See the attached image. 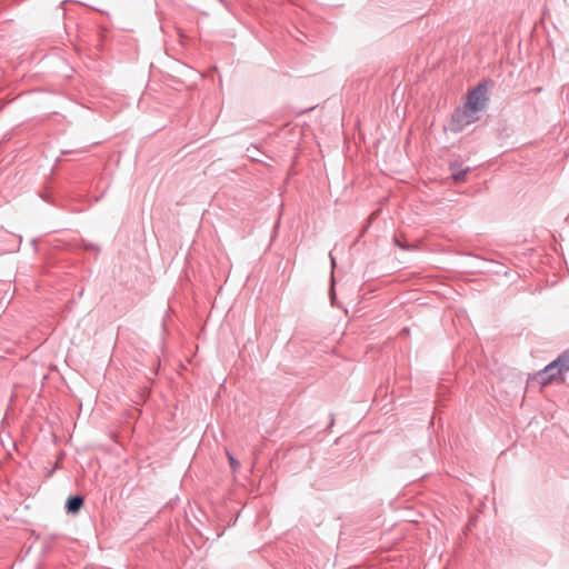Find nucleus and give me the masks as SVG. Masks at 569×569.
<instances>
[{"label":"nucleus","instance_id":"f257e3e1","mask_svg":"<svg viewBox=\"0 0 569 569\" xmlns=\"http://www.w3.org/2000/svg\"><path fill=\"white\" fill-rule=\"evenodd\" d=\"M487 100V88L483 83H479L469 92L465 109L458 110L453 114V122L457 123V129H461L463 126L476 121L478 118L475 117V113L485 108Z\"/></svg>","mask_w":569,"mask_h":569},{"label":"nucleus","instance_id":"f03ea898","mask_svg":"<svg viewBox=\"0 0 569 569\" xmlns=\"http://www.w3.org/2000/svg\"><path fill=\"white\" fill-rule=\"evenodd\" d=\"M553 370H558L559 373V382L565 381V373L569 371V351L563 352L559 356L555 361L549 363L543 372H551Z\"/></svg>","mask_w":569,"mask_h":569},{"label":"nucleus","instance_id":"7ed1b4c3","mask_svg":"<svg viewBox=\"0 0 569 569\" xmlns=\"http://www.w3.org/2000/svg\"><path fill=\"white\" fill-rule=\"evenodd\" d=\"M83 505V499L80 496H74L68 499L67 509L68 512L76 513L80 510Z\"/></svg>","mask_w":569,"mask_h":569},{"label":"nucleus","instance_id":"20e7f679","mask_svg":"<svg viewBox=\"0 0 569 569\" xmlns=\"http://www.w3.org/2000/svg\"><path fill=\"white\" fill-rule=\"evenodd\" d=\"M546 373V378L542 380V386H546L548 383H551L553 381H558L559 382V373H558V370H553L551 372H545Z\"/></svg>","mask_w":569,"mask_h":569},{"label":"nucleus","instance_id":"39448f33","mask_svg":"<svg viewBox=\"0 0 569 569\" xmlns=\"http://www.w3.org/2000/svg\"><path fill=\"white\" fill-rule=\"evenodd\" d=\"M227 456H228V460H229L231 469L233 471H236L239 468V461L236 460L234 457L230 452H227Z\"/></svg>","mask_w":569,"mask_h":569},{"label":"nucleus","instance_id":"423d86ee","mask_svg":"<svg viewBox=\"0 0 569 569\" xmlns=\"http://www.w3.org/2000/svg\"><path fill=\"white\" fill-rule=\"evenodd\" d=\"M462 177H463V173L462 172H459L457 174H453V178L456 181H459V180H462Z\"/></svg>","mask_w":569,"mask_h":569}]
</instances>
